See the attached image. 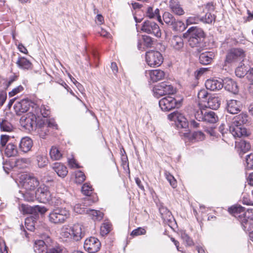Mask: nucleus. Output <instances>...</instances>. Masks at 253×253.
I'll use <instances>...</instances> for the list:
<instances>
[{"mask_svg": "<svg viewBox=\"0 0 253 253\" xmlns=\"http://www.w3.org/2000/svg\"><path fill=\"white\" fill-rule=\"evenodd\" d=\"M26 201H34L35 199H37L40 202L45 203L51 202L52 204H54L55 206H58L60 204V201L56 200L52 197V195L48 190L47 187L44 185H41L36 192H33L31 193H28L26 195Z\"/></svg>", "mask_w": 253, "mask_h": 253, "instance_id": "nucleus-1", "label": "nucleus"}, {"mask_svg": "<svg viewBox=\"0 0 253 253\" xmlns=\"http://www.w3.org/2000/svg\"><path fill=\"white\" fill-rule=\"evenodd\" d=\"M20 182L25 191H19L17 194V198L18 199L25 201H26V195L36 192V188L40 185L39 181L36 177L26 174L21 175Z\"/></svg>", "mask_w": 253, "mask_h": 253, "instance_id": "nucleus-2", "label": "nucleus"}, {"mask_svg": "<svg viewBox=\"0 0 253 253\" xmlns=\"http://www.w3.org/2000/svg\"><path fill=\"white\" fill-rule=\"evenodd\" d=\"M188 33L189 45L191 47H199L198 51L201 52V48L204 46V40L206 35L203 29L197 27H191L187 32Z\"/></svg>", "mask_w": 253, "mask_h": 253, "instance_id": "nucleus-3", "label": "nucleus"}, {"mask_svg": "<svg viewBox=\"0 0 253 253\" xmlns=\"http://www.w3.org/2000/svg\"><path fill=\"white\" fill-rule=\"evenodd\" d=\"M61 235L64 238H70L78 241L84 235V226L79 223L75 224L71 227L65 226L62 229Z\"/></svg>", "mask_w": 253, "mask_h": 253, "instance_id": "nucleus-4", "label": "nucleus"}, {"mask_svg": "<svg viewBox=\"0 0 253 253\" xmlns=\"http://www.w3.org/2000/svg\"><path fill=\"white\" fill-rule=\"evenodd\" d=\"M70 211L66 208H58L52 211L48 215L49 221L55 224L65 222L70 217Z\"/></svg>", "mask_w": 253, "mask_h": 253, "instance_id": "nucleus-5", "label": "nucleus"}, {"mask_svg": "<svg viewBox=\"0 0 253 253\" xmlns=\"http://www.w3.org/2000/svg\"><path fill=\"white\" fill-rule=\"evenodd\" d=\"M153 95L157 98L161 96L173 94L176 92V88L168 82H162L155 85L153 88Z\"/></svg>", "mask_w": 253, "mask_h": 253, "instance_id": "nucleus-6", "label": "nucleus"}, {"mask_svg": "<svg viewBox=\"0 0 253 253\" xmlns=\"http://www.w3.org/2000/svg\"><path fill=\"white\" fill-rule=\"evenodd\" d=\"M145 60L150 67L160 66L163 62V57L161 53L155 50H150L146 53Z\"/></svg>", "mask_w": 253, "mask_h": 253, "instance_id": "nucleus-7", "label": "nucleus"}, {"mask_svg": "<svg viewBox=\"0 0 253 253\" xmlns=\"http://www.w3.org/2000/svg\"><path fill=\"white\" fill-rule=\"evenodd\" d=\"M39 109H36L34 112H30L20 119L21 125L26 129L31 130L37 125V116L39 115Z\"/></svg>", "mask_w": 253, "mask_h": 253, "instance_id": "nucleus-8", "label": "nucleus"}, {"mask_svg": "<svg viewBox=\"0 0 253 253\" xmlns=\"http://www.w3.org/2000/svg\"><path fill=\"white\" fill-rule=\"evenodd\" d=\"M245 57L244 51L241 49L233 48L227 54L224 62L225 66L234 64L241 60Z\"/></svg>", "mask_w": 253, "mask_h": 253, "instance_id": "nucleus-9", "label": "nucleus"}, {"mask_svg": "<svg viewBox=\"0 0 253 253\" xmlns=\"http://www.w3.org/2000/svg\"><path fill=\"white\" fill-rule=\"evenodd\" d=\"M159 106L164 111H169L181 106V101H177L171 96L163 98L159 101Z\"/></svg>", "mask_w": 253, "mask_h": 253, "instance_id": "nucleus-10", "label": "nucleus"}, {"mask_svg": "<svg viewBox=\"0 0 253 253\" xmlns=\"http://www.w3.org/2000/svg\"><path fill=\"white\" fill-rule=\"evenodd\" d=\"M228 211L235 217L242 215L245 218L253 220V209H248L245 211V209L241 206H236L230 207Z\"/></svg>", "mask_w": 253, "mask_h": 253, "instance_id": "nucleus-11", "label": "nucleus"}, {"mask_svg": "<svg viewBox=\"0 0 253 253\" xmlns=\"http://www.w3.org/2000/svg\"><path fill=\"white\" fill-rule=\"evenodd\" d=\"M101 247V243L99 240L94 237L87 238L84 242V250L90 253L98 252Z\"/></svg>", "mask_w": 253, "mask_h": 253, "instance_id": "nucleus-12", "label": "nucleus"}, {"mask_svg": "<svg viewBox=\"0 0 253 253\" xmlns=\"http://www.w3.org/2000/svg\"><path fill=\"white\" fill-rule=\"evenodd\" d=\"M168 118L171 121L178 123V125L181 128H186L188 126V122L183 114L176 111L168 116Z\"/></svg>", "mask_w": 253, "mask_h": 253, "instance_id": "nucleus-13", "label": "nucleus"}, {"mask_svg": "<svg viewBox=\"0 0 253 253\" xmlns=\"http://www.w3.org/2000/svg\"><path fill=\"white\" fill-rule=\"evenodd\" d=\"M141 30L147 33L153 34L157 37H160L161 36L159 26L156 23L151 21H145L143 24Z\"/></svg>", "mask_w": 253, "mask_h": 253, "instance_id": "nucleus-14", "label": "nucleus"}, {"mask_svg": "<svg viewBox=\"0 0 253 253\" xmlns=\"http://www.w3.org/2000/svg\"><path fill=\"white\" fill-rule=\"evenodd\" d=\"M33 105L34 104L29 100L23 99L16 102L14 105V109L17 115H20L21 113L27 112L29 109L30 107ZM34 105L36 107L35 110L37 109L36 105L34 104Z\"/></svg>", "mask_w": 253, "mask_h": 253, "instance_id": "nucleus-15", "label": "nucleus"}, {"mask_svg": "<svg viewBox=\"0 0 253 253\" xmlns=\"http://www.w3.org/2000/svg\"><path fill=\"white\" fill-rule=\"evenodd\" d=\"M19 210L23 214H36L38 212H44L45 209L42 208L39 206H35L31 207L28 205L21 204L19 206Z\"/></svg>", "mask_w": 253, "mask_h": 253, "instance_id": "nucleus-16", "label": "nucleus"}, {"mask_svg": "<svg viewBox=\"0 0 253 253\" xmlns=\"http://www.w3.org/2000/svg\"><path fill=\"white\" fill-rule=\"evenodd\" d=\"M229 131L234 137H241L247 135L246 128L244 126L231 123L229 126Z\"/></svg>", "mask_w": 253, "mask_h": 253, "instance_id": "nucleus-17", "label": "nucleus"}, {"mask_svg": "<svg viewBox=\"0 0 253 253\" xmlns=\"http://www.w3.org/2000/svg\"><path fill=\"white\" fill-rule=\"evenodd\" d=\"M33 146L32 139L28 136L23 137L19 143V150L23 153H27L31 150Z\"/></svg>", "mask_w": 253, "mask_h": 253, "instance_id": "nucleus-18", "label": "nucleus"}, {"mask_svg": "<svg viewBox=\"0 0 253 253\" xmlns=\"http://www.w3.org/2000/svg\"><path fill=\"white\" fill-rule=\"evenodd\" d=\"M242 107V104L240 101L231 99L227 101L226 108L229 113L234 114L240 112Z\"/></svg>", "mask_w": 253, "mask_h": 253, "instance_id": "nucleus-19", "label": "nucleus"}, {"mask_svg": "<svg viewBox=\"0 0 253 253\" xmlns=\"http://www.w3.org/2000/svg\"><path fill=\"white\" fill-rule=\"evenodd\" d=\"M146 76L152 82H157L164 79L165 74L160 69L150 70L146 72Z\"/></svg>", "mask_w": 253, "mask_h": 253, "instance_id": "nucleus-20", "label": "nucleus"}, {"mask_svg": "<svg viewBox=\"0 0 253 253\" xmlns=\"http://www.w3.org/2000/svg\"><path fill=\"white\" fill-rule=\"evenodd\" d=\"M205 86L207 89L211 91H217L223 87V84L221 80L211 79L207 80L206 81Z\"/></svg>", "mask_w": 253, "mask_h": 253, "instance_id": "nucleus-21", "label": "nucleus"}, {"mask_svg": "<svg viewBox=\"0 0 253 253\" xmlns=\"http://www.w3.org/2000/svg\"><path fill=\"white\" fill-rule=\"evenodd\" d=\"M170 47L175 51H180L184 47L183 39L181 36H174L170 40Z\"/></svg>", "mask_w": 253, "mask_h": 253, "instance_id": "nucleus-22", "label": "nucleus"}, {"mask_svg": "<svg viewBox=\"0 0 253 253\" xmlns=\"http://www.w3.org/2000/svg\"><path fill=\"white\" fill-rule=\"evenodd\" d=\"M215 54L211 51H205L201 53L199 56L200 63L203 65H208L211 63Z\"/></svg>", "mask_w": 253, "mask_h": 253, "instance_id": "nucleus-23", "label": "nucleus"}, {"mask_svg": "<svg viewBox=\"0 0 253 253\" xmlns=\"http://www.w3.org/2000/svg\"><path fill=\"white\" fill-rule=\"evenodd\" d=\"M223 84L226 90L234 94L238 92V85L233 80L226 78L223 81Z\"/></svg>", "mask_w": 253, "mask_h": 253, "instance_id": "nucleus-24", "label": "nucleus"}, {"mask_svg": "<svg viewBox=\"0 0 253 253\" xmlns=\"http://www.w3.org/2000/svg\"><path fill=\"white\" fill-rule=\"evenodd\" d=\"M169 8L174 14L178 15H182L184 11L178 0H170L169 4Z\"/></svg>", "mask_w": 253, "mask_h": 253, "instance_id": "nucleus-25", "label": "nucleus"}, {"mask_svg": "<svg viewBox=\"0 0 253 253\" xmlns=\"http://www.w3.org/2000/svg\"><path fill=\"white\" fill-rule=\"evenodd\" d=\"M237 218L241 222L242 228L245 232L250 233L253 230V220L245 218L242 217V215H239Z\"/></svg>", "mask_w": 253, "mask_h": 253, "instance_id": "nucleus-26", "label": "nucleus"}, {"mask_svg": "<svg viewBox=\"0 0 253 253\" xmlns=\"http://www.w3.org/2000/svg\"><path fill=\"white\" fill-rule=\"evenodd\" d=\"M53 169L58 175L62 178L65 177L68 172L66 167L61 163H55L53 167Z\"/></svg>", "mask_w": 253, "mask_h": 253, "instance_id": "nucleus-27", "label": "nucleus"}, {"mask_svg": "<svg viewBox=\"0 0 253 253\" xmlns=\"http://www.w3.org/2000/svg\"><path fill=\"white\" fill-rule=\"evenodd\" d=\"M232 122L243 126L249 123V116L246 113H242L235 117Z\"/></svg>", "mask_w": 253, "mask_h": 253, "instance_id": "nucleus-28", "label": "nucleus"}, {"mask_svg": "<svg viewBox=\"0 0 253 253\" xmlns=\"http://www.w3.org/2000/svg\"><path fill=\"white\" fill-rule=\"evenodd\" d=\"M16 63L18 67L21 69L29 70L32 68L31 62L24 57H19Z\"/></svg>", "mask_w": 253, "mask_h": 253, "instance_id": "nucleus-29", "label": "nucleus"}, {"mask_svg": "<svg viewBox=\"0 0 253 253\" xmlns=\"http://www.w3.org/2000/svg\"><path fill=\"white\" fill-rule=\"evenodd\" d=\"M204 114V121L207 123L214 124L217 122L218 120V116L213 111L207 110Z\"/></svg>", "mask_w": 253, "mask_h": 253, "instance_id": "nucleus-30", "label": "nucleus"}, {"mask_svg": "<svg viewBox=\"0 0 253 253\" xmlns=\"http://www.w3.org/2000/svg\"><path fill=\"white\" fill-rule=\"evenodd\" d=\"M146 15L150 18H156L159 22L162 23V20L160 15V10L158 8H156L154 10L153 7H148L146 11Z\"/></svg>", "mask_w": 253, "mask_h": 253, "instance_id": "nucleus-31", "label": "nucleus"}, {"mask_svg": "<svg viewBox=\"0 0 253 253\" xmlns=\"http://www.w3.org/2000/svg\"><path fill=\"white\" fill-rule=\"evenodd\" d=\"M47 247L43 241L39 240L35 241L34 250L36 253H45Z\"/></svg>", "mask_w": 253, "mask_h": 253, "instance_id": "nucleus-32", "label": "nucleus"}, {"mask_svg": "<svg viewBox=\"0 0 253 253\" xmlns=\"http://www.w3.org/2000/svg\"><path fill=\"white\" fill-rule=\"evenodd\" d=\"M236 148L239 151L240 154H243L249 151L251 148L250 144L245 140H241L240 142H236Z\"/></svg>", "mask_w": 253, "mask_h": 253, "instance_id": "nucleus-33", "label": "nucleus"}, {"mask_svg": "<svg viewBox=\"0 0 253 253\" xmlns=\"http://www.w3.org/2000/svg\"><path fill=\"white\" fill-rule=\"evenodd\" d=\"M18 154V149L13 143H8L5 149V154L8 157H14Z\"/></svg>", "mask_w": 253, "mask_h": 253, "instance_id": "nucleus-34", "label": "nucleus"}, {"mask_svg": "<svg viewBox=\"0 0 253 253\" xmlns=\"http://www.w3.org/2000/svg\"><path fill=\"white\" fill-rule=\"evenodd\" d=\"M86 214L94 220H100L103 216V213L99 211L88 209L86 210Z\"/></svg>", "mask_w": 253, "mask_h": 253, "instance_id": "nucleus-35", "label": "nucleus"}, {"mask_svg": "<svg viewBox=\"0 0 253 253\" xmlns=\"http://www.w3.org/2000/svg\"><path fill=\"white\" fill-rule=\"evenodd\" d=\"M50 156L52 160H59L62 157V153L57 147L52 146L50 150Z\"/></svg>", "mask_w": 253, "mask_h": 253, "instance_id": "nucleus-36", "label": "nucleus"}, {"mask_svg": "<svg viewBox=\"0 0 253 253\" xmlns=\"http://www.w3.org/2000/svg\"><path fill=\"white\" fill-rule=\"evenodd\" d=\"M159 211L164 221H169L172 218L171 213L167 208L161 207L159 209Z\"/></svg>", "mask_w": 253, "mask_h": 253, "instance_id": "nucleus-37", "label": "nucleus"}, {"mask_svg": "<svg viewBox=\"0 0 253 253\" xmlns=\"http://www.w3.org/2000/svg\"><path fill=\"white\" fill-rule=\"evenodd\" d=\"M0 128L3 131L11 132L14 127L13 125L7 120H2L0 122Z\"/></svg>", "mask_w": 253, "mask_h": 253, "instance_id": "nucleus-38", "label": "nucleus"}, {"mask_svg": "<svg viewBox=\"0 0 253 253\" xmlns=\"http://www.w3.org/2000/svg\"><path fill=\"white\" fill-rule=\"evenodd\" d=\"M207 102L208 107L212 109L215 110L219 107V101L216 97H209Z\"/></svg>", "mask_w": 253, "mask_h": 253, "instance_id": "nucleus-39", "label": "nucleus"}, {"mask_svg": "<svg viewBox=\"0 0 253 253\" xmlns=\"http://www.w3.org/2000/svg\"><path fill=\"white\" fill-rule=\"evenodd\" d=\"M248 67L245 65H241L240 66L237 67L235 70L236 75L239 77L242 78L245 75L247 76Z\"/></svg>", "mask_w": 253, "mask_h": 253, "instance_id": "nucleus-40", "label": "nucleus"}, {"mask_svg": "<svg viewBox=\"0 0 253 253\" xmlns=\"http://www.w3.org/2000/svg\"><path fill=\"white\" fill-rule=\"evenodd\" d=\"M173 30L175 31L182 32L185 29V26L183 22L180 20H174V22H173L171 25Z\"/></svg>", "mask_w": 253, "mask_h": 253, "instance_id": "nucleus-41", "label": "nucleus"}, {"mask_svg": "<svg viewBox=\"0 0 253 253\" xmlns=\"http://www.w3.org/2000/svg\"><path fill=\"white\" fill-rule=\"evenodd\" d=\"M37 164L39 168H43L48 163L47 158L45 156L38 155L37 157Z\"/></svg>", "mask_w": 253, "mask_h": 253, "instance_id": "nucleus-42", "label": "nucleus"}, {"mask_svg": "<svg viewBox=\"0 0 253 253\" xmlns=\"http://www.w3.org/2000/svg\"><path fill=\"white\" fill-rule=\"evenodd\" d=\"M111 230V224L109 222H104L100 227V234L104 236L109 233Z\"/></svg>", "mask_w": 253, "mask_h": 253, "instance_id": "nucleus-43", "label": "nucleus"}, {"mask_svg": "<svg viewBox=\"0 0 253 253\" xmlns=\"http://www.w3.org/2000/svg\"><path fill=\"white\" fill-rule=\"evenodd\" d=\"M163 18L164 22L169 25L171 26L173 22H174V17L169 12H165L163 14Z\"/></svg>", "mask_w": 253, "mask_h": 253, "instance_id": "nucleus-44", "label": "nucleus"}, {"mask_svg": "<svg viewBox=\"0 0 253 253\" xmlns=\"http://www.w3.org/2000/svg\"><path fill=\"white\" fill-rule=\"evenodd\" d=\"M76 183L81 184L83 182L85 179V176L84 174L81 170H78L75 172Z\"/></svg>", "mask_w": 253, "mask_h": 253, "instance_id": "nucleus-45", "label": "nucleus"}, {"mask_svg": "<svg viewBox=\"0 0 253 253\" xmlns=\"http://www.w3.org/2000/svg\"><path fill=\"white\" fill-rule=\"evenodd\" d=\"M198 98L201 102H207L209 98L208 91L205 89H201L198 93Z\"/></svg>", "mask_w": 253, "mask_h": 253, "instance_id": "nucleus-46", "label": "nucleus"}, {"mask_svg": "<svg viewBox=\"0 0 253 253\" xmlns=\"http://www.w3.org/2000/svg\"><path fill=\"white\" fill-rule=\"evenodd\" d=\"M181 238L187 246H191L194 245L192 239L184 231L181 232Z\"/></svg>", "mask_w": 253, "mask_h": 253, "instance_id": "nucleus-47", "label": "nucleus"}, {"mask_svg": "<svg viewBox=\"0 0 253 253\" xmlns=\"http://www.w3.org/2000/svg\"><path fill=\"white\" fill-rule=\"evenodd\" d=\"M62 251V247L56 244L54 246L47 247L45 253H61Z\"/></svg>", "mask_w": 253, "mask_h": 253, "instance_id": "nucleus-48", "label": "nucleus"}, {"mask_svg": "<svg viewBox=\"0 0 253 253\" xmlns=\"http://www.w3.org/2000/svg\"><path fill=\"white\" fill-rule=\"evenodd\" d=\"M215 20V16L211 13H207L204 17L200 18V21L205 23H211Z\"/></svg>", "mask_w": 253, "mask_h": 253, "instance_id": "nucleus-49", "label": "nucleus"}, {"mask_svg": "<svg viewBox=\"0 0 253 253\" xmlns=\"http://www.w3.org/2000/svg\"><path fill=\"white\" fill-rule=\"evenodd\" d=\"M25 224L27 230L32 231L35 229V223L33 218L28 217L26 218Z\"/></svg>", "mask_w": 253, "mask_h": 253, "instance_id": "nucleus-50", "label": "nucleus"}, {"mask_svg": "<svg viewBox=\"0 0 253 253\" xmlns=\"http://www.w3.org/2000/svg\"><path fill=\"white\" fill-rule=\"evenodd\" d=\"M165 176L172 188H175L177 186V182L173 176L170 174L169 172H167L165 173Z\"/></svg>", "mask_w": 253, "mask_h": 253, "instance_id": "nucleus-51", "label": "nucleus"}, {"mask_svg": "<svg viewBox=\"0 0 253 253\" xmlns=\"http://www.w3.org/2000/svg\"><path fill=\"white\" fill-rule=\"evenodd\" d=\"M82 191L84 195L89 196L92 193V188L89 183H85L82 186Z\"/></svg>", "mask_w": 253, "mask_h": 253, "instance_id": "nucleus-52", "label": "nucleus"}, {"mask_svg": "<svg viewBox=\"0 0 253 253\" xmlns=\"http://www.w3.org/2000/svg\"><path fill=\"white\" fill-rule=\"evenodd\" d=\"M88 210V209L84 207L82 203L76 204L74 208V211L79 214L86 213V210Z\"/></svg>", "mask_w": 253, "mask_h": 253, "instance_id": "nucleus-53", "label": "nucleus"}, {"mask_svg": "<svg viewBox=\"0 0 253 253\" xmlns=\"http://www.w3.org/2000/svg\"><path fill=\"white\" fill-rule=\"evenodd\" d=\"M206 109H198L196 113H195V118L199 121H204L205 120V113L206 112Z\"/></svg>", "mask_w": 253, "mask_h": 253, "instance_id": "nucleus-54", "label": "nucleus"}, {"mask_svg": "<svg viewBox=\"0 0 253 253\" xmlns=\"http://www.w3.org/2000/svg\"><path fill=\"white\" fill-rule=\"evenodd\" d=\"M200 21V18L197 16H192L189 17L186 20V24L187 25L191 24H195Z\"/></svg>", "mask_w": 253, "mask_h": 253, "instance_id": "nucleus-55", "label": "nucleus"}, {"mask_svg": "<svg viewBox=\"0 0 253 253\" xmlns=\"http://www.w3.org/2000/svg\"><path fill=\"white\" fill-rule=\"evenodd\" d=\"M246 162L247 168L248 169H253V154L247 155Z\"/></svg>", "mask_w": 253, "mask_h": 253, "instance_id": "nucleus-56", "label": "nucleus"}, {"mask_svg": "<svg viewBox=\"0 0 253 253\" xmlns=\"http://www.w3.org/2000/svg\"><path fill=\"white\" fill-rule=\"evenodd\" d=\"M145 233L146 230L145 229L141 227H138L137 229L133 230L131 232L130 235L132 236H137L141 235H144Z\"/></svg>", "mask_w": 253, "mask_h": 253, "instance_id": "nucleus-57", "label": "nucleus"}, {"mask_svg": "<svg viewBox=\"0 0 253 253\" xmlns=\"http://www.w3.org/2000/svg\"><path fill=\"white\" fill-rule=\"evenodd\" d=\"M10 136L7 135H1L0 139V147H4L9 141Z\"/></svg>", "mask_w": 253, "mask_h": 253, "instance_id": "nucleus-58", "label": "nucleus"}, {"mask_svg": "<svg viewBox=\"0 0 253 253\" xmlns=\"http://www.w3.org/2000/svg\"><path fill=\"white\" fill-rule=\"evenodd\" d=\"M23 89V87L22 85H19L14 88L11 91L9 92V95L11 97L13 96L16 94L21 92Z\"/></svg>", "mask_w": 253, "mask_h": 253, "instance_id": "nucleus-59", "label": "nucleus"}, {"mask_svg": "<svg viewBox=\"0 0 253 253\" xmlns=\"http://www.w3.org/2000/svg\"><path fill=\"white\" fill-rule=\"evenodd\" d=\"M7 97L6 92L3 90H0V106L3 105Z\"/></svg>", "mask_w": 253, "mask_h": 253, "instance_id": "nucleus-60", "label": "nucleus"}, {"mask_svg": "<svg viewBox=\"0 0 253 253\" xmlns=\"http://www.w3.org/2000/svg\"><path fill=\"white\" fill-rule=\"evenodd\" d=\"M193 136L194 139L198 141L202 140L204 138V134L201 131L195 132L193 134Z\"/></svg>", "mask_w": 253, "mask_h": 253, "instance_id": "nucleus-61", "label": "nucleus"}, {"mask_svg": "<svg viewBox=\"0 0 253 253\" xmlns=\"http://www.w3.org/2000/svg\"><path fill=\"white\" fill-rule=\"evenodd\" d=\"M143 40L144 44L146 47H149L151 46L153 42L150 37L148 36H144Z\"/></svg>", "mask_w": 253, "mask_h": 253, "instance_id": "nucleus-62", "label": "nucleus"}, {"mask_svg": "<svg viewBox=\"0 0 253 253\" xmlns=\"http://www.w3.org/2000/svg\"><path fill=\"white\" fill-rule=\"evenodd\" d=\"M68 165L71 168H79L80 166L74 158L68 160Z\"/></svg>", "mask_w": 253, "mask_h": 253, "instance_id": "nucleus-63", "label": "nucleus"}, {"mask_svg": "<svg viewBox=\"0 0 253 253\" xmlns=\"http://www.w3.org/2000/svg\"><path fill=\"white\" fill-rule=\"evenodd\" d=\"M44 126L46 127H49L55 128L56 129H57V126L56 124V123L54 120H46Z\"/></svg>", "mask_w": 253, "mask_h": 253, "instance_id": "nucleus-64", "label": "nucleus"}]
</instances>
